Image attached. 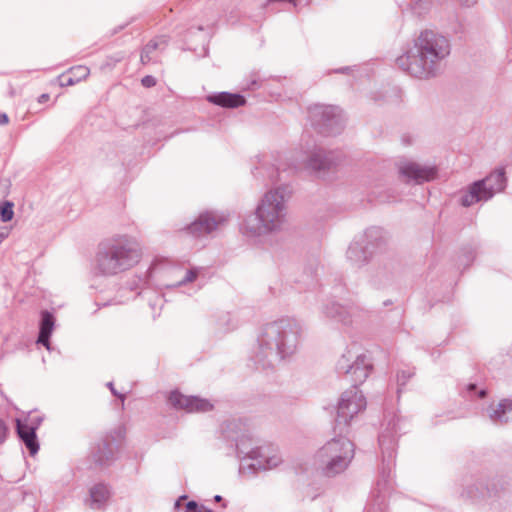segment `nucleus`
Listing matches in <instances>:
<instances>
[{"label":"nucleus","mask_w":512,"mask_h":512,"mask_svg":"<svg viewBox=\"0 0 512 512\" xmlns=\"http://www.w3.org/2000/svg\"><path fill=\"white\" fill-rule=\"evenodd\" d=\"M450 52L451 45L445 36L426 29L414 39L412 47L397 57L396 64L415 78L429 79L438 74Z\"/></svg>","instance_id":"nucleus-1"},{"label":"nucleus","mask_w":512,"mask_h":512,"mask_svg":"<svg viewBox=\"0 0 512 512\" xmlns=\"http://www.w3.org/2000/svg\"><path fill=\"white\" fill-rule=\"evenodd\" d=\"M301 334L302 327L293 318H281L266 324L257 338L255 363L267 368L270 366V358L279 356L284 359L291 356L298 348Z\"/></svg>","instance_id":"nucleus-2"},{"label":"nucleus","mask_w":512,"mask_h":512,"mask_svg":"<svg viewBox=\"0 0 512 512\" xmlns=\"http://www.w3.org/2000/svg\"><path fill=\"white\" fill-rule=\"evenodd\" d=\"M142 258V248L135 237L116 234L99 243L95 254V271L103 276H114L130 270Z\"/></svg>","instance_id":"nucleus-3"},{"label":"nucleus","mask_w":512,"mask_h":512,"mask_svg":"<svg viewBox=\"0 0 512 512\" xmlns=\"http://www.w3.org/2000/svg\"><path fill=\"white\" fill-rule=\"evenodd\" d=\"M287 215V205L284 189L281 187L267 191L255 212L248 216L243 223L242 230L249 236H261L279 231Z\"/></svg>","instance_id":"nucleus-4"},{"label":"nucleus","mask_w":512,"mask_h":512,"mask_svg":"<svg viewBox=\"0 0 512 512\" xmlns=\"http://www.w3.org/2000/svg\"><path fill=\"white\" fill-rule=\"evenodd\" d=\"M341 434L327 441L314 455V466L325 477L342 474L354 458V443Z\"/></svg>","instance_id":"nucleus-5"},{"label":"nucleus","mask_w":512,"mask_h":512,"mask_svg":"<svg viewBox=\"0 0 512 512\" xmlns=\"http://www.w3.org/2000/svg\"><path fill=\"white\" fill-rule=\"evenodd\" d=\"M507 186V178L503 167L497 168L484 179L473 182L461 195L460 203L470 207L478 202H487L495 194L501 193Z\"/></svg>","instance_id":"nucleus-6"},{"label":"nucleus","mask_w":512,"mask_h":512,"mask_svg":"<svg viewBox=\"0 0 512 512\" xmlns=\"http://www.w3.org/2000/svg\"><path fill=\"white\" fill-rule=\"evenodd\" d=\"M366 406V398L356 385H352L351 388L345 390L341 394L337 405L334 432H345L353 418L364 411Z\"/></svg>","instance_id":"nucleus-7"},{"label":"nucleus","mask_w":512,"mask_h":512,"mask_svg":"<svg viewBox=\"0 0 512 512\" xmlns=\"http://www.w3.org/2000/svg\"><path fill=\"white\" fill-rule=\"evenodd\" d=\"M311 125L322 135L339 134L343 129L344 118L338 106L314 104L308 108Z\"/></svg>","instance_id":"nucleus-8"},{"label":"nucleus","mask_w":512,"mask_h":512,"mask_svg":"<svg viewBox=\"0 0 512 512\" xmlns=\"http://www.w3.org/2000/svg\"><path fill=\"white\" fill-rule=\"evenodd\" d=\"M336 369L339 374L349 375L353 385L364 383L370 375L373 364L365 353L353 355L350 350L344 353L337 362Z\"/></svg>","instance_id":"nucleus-9"},{"label":"nucleus","mask_w":512,"mask_h":512,"mask_svg":"<svg viewBox=\"0 0 512 512\" xmlns=\"http://www.w3.org/2000/svg\"><path fill=\"white\" fill-rule=\"evenodd\" d=\"M509 491V484L505 477H495L491 479L485 487L482 483L467 486L462 492V497L471 500L479 498L501 499L504 498Z\"/></svg>","instance_id":"nucleus-10"},{"label":"nucleus","mask_w":512,"mask_h":512,"mask_svg":"<svg viewBox=\"0 0 512 512\" xmlns=\"http://www.w3.org/2000/svg\"><path fill=\"white\" fill-rule=\"evenodd\" d=\"M244 437L245 435H242L241 437L238 435L231 436V438L235 441L238 456L243 454L255 461L253 464H251L253 468L268 470L277 467L282 462L281 457L277 453L270 454L269 449L257 447L252 448L249 451H245L243 448Z\"/></svg>","instance_id":"nucleus-11"},{"label":"nucleus","mask_w":512,"mask_h":512,"mask_svg":"<svg viewBox=\"0 0 512 512\" xmlns=\"http://www.w3.org/2000/svg\"><path fill=\"white\" fill-rule=\"evenodd\" d=\"M227 215L216 212H205L186 227V231L195 237L210 234L227 221Z\"/></svg>","instance_id":"nucleus-12"},{"label":"nucleus","mask_w":512,"mask_h":512,"mask_svg":"<svg viewBox=\"0 0 512 512\" xmlns=\"http://www.w3.org/2000/svg\"><path fill=\"white\" fill-rule=\"evenodd\" d=\"M168 400L173 408L184 410L188 413L207 412L213 408V404L207 399L197 396H186L178 391H172Z\"/></svg>","instance_id":"nucleus-13"},{"label":"nucleus","mask_w":512,"mask_h":512,"mask_svg":"<svg viewBox=\"0 0 512 512\" xmlns=\"http://www.w3.org/2000/svg\"><path fill=\"white\" fill-rule=\"evenodd\" d=\"M399 173L407 182L414 181L417 184L428 182L436 177L435 167L421 166L412 161H404L399 165Z\"/></svg>","instance_id":"nucleus-14"},{"label":"nucleus","mask_w":512,"mask_h":512,"mask_svg":"<svg viewBox=\"0 0 512 512\" xmlns=\"http://www.w3.org/2000/svg\"><path fill=\"white\" fill-rule=\"evenodd\" d=\"M16 427L17 434L29 450L30 455H35L39 450V443L36 435L37 426H30L29 424L17 419Z\"/></svg>","instance_id":"nucleus-15"},{"label":"nucleus","mask_w":512,"mask_h":512,"mask_svg":"<svg viewBox=\"0 0 512 512\" xmlns=\"http://www.w3.org/2000/svg\"><path fill=\"white\" fill-rule=\"evenodd\" d=\"M334 165H336L334 153H326L321 149L315 150L307 161V168L314 172L329 170Z\"/></svg>","instance_id":"nucleus-16"},{"label":"nucleus","mask_w":512,"mask_h":512,"mask_svg":"<svg viewBox=\"0 0 512 512\" xmlns=\"http://www.w3.org/2000/svg\"><path fill=\"white\" fill-rule=\"evenodd\" d=\"M54 327V315L47 310L42 311L37 343L43 345L49 351L51 350L50 337L52 335Z\"/></svg>","instance_id":"nucleus-17"},{"label":"nucleus","mask_w":512,"mask_h":512,"mask_svg":"<svg viewBox=\"0 0 512 512\" xmlns=\"http://www.w3.org/2000/svg\"><path fill=\"white\" fill-rule=\"evenodd\" d=\"M207 100L217 106L224 108H238L245 105L246 100L243 95L230 92H219L207 96Z\"/></svg>","instance_id":"nucleus-18"},{"label":"nucleus","mask_w":512,"mask_h":512,"mask_svg":"<svg viewBox=\"0 0 512 512\" xmlns=\"http://www.w3.org/2000/svg\"><path fill=\"white\" fill-rule=\"evenodd\" d=\"M168 44V38L164 35L150 40L142 49L140 61L143 65L157 61L156 51H163Z\"/></svg>","instance_id":"nucleus-19"},{"label":"nucleus","mask_w":512,"mask_h":512,"mask_svg":"<svg viewBox=\"0 0 512 512\" xmlns=\"http://www.w3.org/2000/svg\"><path fill=\"white\" fill-rule=\"evenodd\" d=\"M323 313L327 318L347 325L351 323V317L354 314V309H348L338 303L332 302L324 307Z\"/></svg>","instance_id":"nucleus-20"},{"label":"nucleus","mask_w":512,"mask_h":512,"mask_svg":"<svg viewBox=\"0 0 512 512\" xmlns=\"http://www.w3.org/2000/svg\"><path fill=\"white\" fill-rule=\"evenodd\" d=\"M489 418L495 424H506L512 422V400H502L497 408L488 411Z\"/></svg>","instance_id":"nucleus-21"},{"label":"nucleus","mask_w":512,"mask_h":512,"mask_svg":"<svg viewBox=\"0 0 512 512\" xmlns=\"http://www.w3.org/2000/svg\"><path fill=\"white\" fill-rule=\"evenodd\" d=\"M89 505L92 509H101L109 499L110 492L106 485L99 483L90 489Z\"/></svg>","instance_id":"nucleus-22"},{"label":"nucleus","mask_w":512,"mask_h":512,"mask_svg":"<svg viewBox=\"0 0 512 512\" xmlns=\"http://www.w3.org/2000/svg\"><path fill=\"white\" fill-rule=\"evenodd\" d=\"M378 441L382 450L383 463L387 462V468L390 471L395 459L394 440L385 434H381Z\"/></svg>","instance_id":"nucleus-23"},{"label":"nucleus","mask_w":512,"mask_h":512,"mask_svg":"<svg viewBox=\"0 0 512 512\" xmlns=\"http://www.w3.org/2000/svg\"><path fill=\"white\" fill-rule=\"evenodd\" d=\"M346 255L351 264L356 267H360L368 261L365 248L358 242H353L350 244Z\"/></svg>","instance_id":"nucleus-24"},{"label":"nucleus","mask_w":512,"mask_h":512,"mask_svg":"<svg viewBox=\"0 0 512 512\" xmlns=\"http://www.w3.org/2000/svg\"><path fill=\"white\" fill-rule=\"evenodd\" d=\"M113 447L110 443L104 441L98 444L97 450L93 452L94 461L104 465L113 458Z\"/></svg>","instance_id":"nucleus-25"},{"label":"nucleus","mask_w":512,"mask_h":512,"mask_svg":"<svg viewBox=\"0 0 512 512\" xmlns=\"http://www.w3.org/2000/svg\"><path fill=\"white\" fill-rule=\"evenodd\" d=\"M409 7L413 14L422 16L429 11L431 0H410Z\"/></svg>","instance_id":"nucleus-26"},{"label":"nucleus","mask_w":512,"mask_h":512,"mask_svg":"<svg viewBox=\"0 0 512 512\" xmlns=\"http://www.w3.org/2000/svg\"><path fill=\"white\" fill-rule=\"evenodd\" d=\"M186 496H181L176 502L175 507L180 510L182 509L183 512H202V509L198 507L197 503L195 501H189L187 503H183V501L186 500Z\"/></svg>","instance_id":"nucleus-27"},{"label":"nucleus","mask_w":512,"mask_h":512,"mask_svg":"<svg viewBox=\"0 0 512 512\" xmlns=\"http://www.w3.org/2000/svg\"><path fill=\"white\" fill-rule=\"evenodd\" d=\"M90 74V69L84 65L74 66L69 69V75H72L74 79L79 83L86 79Z\"/></svg>","instance_id":"nucleus-28"},{"label":"nucleus","mask_w":512,"mask_h":512,"mask_svg":"<svg viewBox=\"0 0 512 512\" xmlns=\"http://www.w3.org/2000/svg\"><path fill=\"white\" fill-rule=\"evenodd\" d=\"M414 376V370L408 368L406 370H401L397 373V384H398V394L401 393L402 387L408 382L410 378Z\"/></svg>","instance_id":"nucleus-29"},{"label":"nucleus","mask_w":512,"mask_h":512,"mask_svg":"<svg viewBox=\"0 0 512 512\" xmlns=\"http://www.w3.org/2000/svg\"><path fill=\"white\" fill-rule=\"evenodd\" d=\"M13 204L5 202L0 206V218L3 222H8L13 218Z\"/></svg>","instance_id":"nucleus-30"},{"label":"nucleus","mask_w":512,"mask_h":512,"mask_svg":"<svg viewBox=\"0 0 512 512\" xmlns=\"http://www.w3.org/2000/svg\"><path fill=\"white\" fill-rule=\"evenodd\" d=\"M200 272L199 268H192L186 271L185 276L176 284V286H183L187 283L194 281Z\"/></svg>","instance_id":"nucleus-31"},{"label":"nucleus","mask_w":512,"mask_h":512,"mask_svg":"<svg viewBox=\"0 0 512 512\" xmlns=\"http://www.w3.org/2000/svg\"><path fill=\"white\" fill-rule=\"evenodd\" d=\"M60 85L61 86H64V87H67V86H73L75 84H77V81L74 79V77L72 75H69V70L62 74L60 77Z\"/></svg>","instance_id":"nucleus-32"},{"label":"nucleus","mask_w":512,"mask_h":512,"mask_svg":"<svg viewBox=\"0 0 512 512\" xmlns=\"http://www.w3.org/2000/svg\"><path fill=\"white\" fill-rule=\"evenodd\" d=\"M141 83L144 87L151 88L156 85V79L151 75H146L141 79Z\"/></svg>","instance_id":"nucleus-33"},{"label":"nucleus","mask_w":512,"mask_h":512,"mask_svg":"<svg viewBox=\"0 0 512 512\" xmlns=\"http://www.w3.org/2000/svg\"><path fill=\"white\" fill-rule=\"evenodd\" d=\"M8 428L3 420L0 419V445L4 443L7 437Z\"/></svg>","instance_id":"nucleus-34"},{"label":"nucleus","mask_w":512,"mask_h":512,"mask_svg":"<svg viewBox=\"0 0 512 512\" xmlns=\"http://www.w3.org/2000/svg\"><path fill=\"white\" fill-rule=\"evenodd\" d=\"M107 387L110 389L111 393L115 396H117L122 402H124V399H125V395L124 394H121V393H118L115 388H114V384L113 382H108L107 384Z\"/></svg>","instance_id":"nucleus-35"},{"label":"nucleus","mask_w":512,"mask_h":512,"mask_svg":"<svg viewBox=\"0 0 512 512\" xmlns=\"http://www.w3.org/2000/svg\"><path fill=\"white\" fill-rule=\"evenodd\" d=\"M463 256L465 258L466 265H469L470 263H472L475 258V254L472 250L466 252Z\"/></svg>","instance_id":"nucleus-36"},{"label":"nucleus","mask_w":512,"mask_h":512,"mask_svg":"<svg viewBox=\"0 0 512 512\" xmlns=\"http://www.w3.org/2000/svg\"><path fill=\"white\" fill-rule=\"evenodd\" d=\"M462 6L471 7L476 4L477 0H457Z\"/></svg>","instance_id":"nucleus-37"},{"label":"nucleus","mask_w":512,"mask_h":512,"mask_svg":"<svg viewBox=\"0 0 512 512\" xmlns=\"http://www.w3.org/2000/svg\"><path fill=\"white\" fill-rule=\"evenodd\" d=\"M8 122V115L6 113H0V125H6Z\"/></svg>","instance_id":"nucleus-38"},{"label":"nucleus","mask_w":512,"mask_h":512,"mask_svg":"<svg viewBox=\"0 0 512 512\" xmlns=\"http://www.w3.org/2000/svg\"><path fill=\"white\" fill-rule=\"evenodd\" d=\"M31 421H32V423L30 424V426H37V428H38L39 425L41 424L42 418L36 417L35 419H32Z\"/></svg>","instance_id":"nucleus-39"},{"label":"nucleus","mask_w":512,"mask_h":512,"mask_svg":"<svg viewBox=\"0 0 512 512\" xmlns=\"http://www.w3.org/2000/svg\"><path fill=\"white\" fill-rule=\"evenodd\" d=\"M48 99H49V95H48V94H42V95H40V97H39L38 101H39L40 103H44V102H45V101H47Z\"/></svg>","instance_id":"nucleus-40"},{"label":"nucleus","mask_w":512,"mask_h":512,"mask_svg":"<svg viewBox=\"0 0 512 512\" xmlns=\"http://www.w3.org/2000/svg\"><path fill=\"white\" fill-rule=\"evenodd\" d=\"M235 427H237V423L236 422H230V423L227 424V429L230 430V431H233Z\"/></svg>","instance_id":"nucleus-41"},{"label":"nucleus","mask_w":512,"mask_h":512,"mask_svg":"<svg viewBox=\"0 0 512 512\" xmlns=\"http://www.w3.org/2000/svg\"><path fill=\"white\" fill-rule=\"evenodd\" d=\"M348 70H349V67H343V68L336 70V72L337 73H346V72H348Z\"/></svg>","instance_id":"nucleus-42"},{"label":"nucleus","mask_w":512,"mask_h":512,"mask_svg":"<svg viewBox=\"0 0 512 512\" xmlns=\"http://www.w3.org/2000/svg\"><path fill=\"white\" fill-rule=\"evenodd\" d=\"M215 501H221L222 497L220 495H216L214 497Z\"/></svg>","instance_id":"nucleus-43"},{"label":"nucleus","mask_w":512,"mask_h":512,"mask_svg":"<svg viewBox=\"0 0 512 512\" xmlns=\"http://www.w3.org/2000/svg\"><path fill=\"white\" fill-rule=\"evenodd\" d=\"M479 395H480V397H484V395H485V390H481V391L479 392Z\"/></svg>","instance_id":"nucleus-44"},{"label":"nucleus","mask_w":512,"mask_h":512,"mask_svg":"<svg viewBox=\"0 0 512 512\" xmlns=\"http://www.w3.org/2000/svg\"><path fill=\"white\" fill-rule=\"evenodd\" d=\"M469 388H470V389H474V388H475V385H472V384H471V385H469Z\"/></svg>","instance_id":"nucleus-45"},{"label":"nucleus","mask_w":512,"mask_h":512,"mask_svg":"<svg viewBox=\"0 0 512 512\" xmlns=\"http://www.w3.org/2000/svg\"><path fill=\"white\" fill-rule=\"evenodd\" d=\"M403 141L406 143V144H410V141H406L405 138H403Z\"/></svg>","instance_id":"nucleus-46"}]
</instances>
